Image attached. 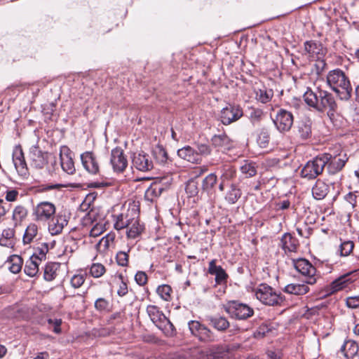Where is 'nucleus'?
I'll return each instance as SVG.
<instances>
[{"label":"nucleus","instance_id":"1","mask_svg":"<svg viewBox=\"0 0 359 359\" xmlns=\"http://www.w3.org/2000/svg\"><path fill=\"white\" fill-rule=\"evenodd\" d=\"M305 102L318 111H327L330 118L334 116L337 109V104L333 95L326 90L317 88L316 91L308 89L304 94Z\"/></svg>","mask_w":359,"mask_h":359},{"label":"nucleus","instance_id":"2","mask_svg":"<svg viewBox=\"0 0 359 359\" xmlns=\"http://www.w3.org/2000/svg\"><path fill=\"white\" fill-rule=\"evenodd\" d=\"M327 83L341 100H348L351 97L352 87L342 70L336 69L330 71L327 75Z\"/></svg>","mask_w":359,"mask_h":359},{"label":"nucleus","instance_id":"3","mask_svg":"<svg viewBox=\"0 0 359 359\" xmlns=\"http://www.w3.org/2000/svg\"><path fill=\"white\" fill-rule=\"evenodd\" d=\"M147 313L152 323L161 330L166 337H172L175 334V329L172 323L155 305H148Z\"/></svg>","mask_w":359,"mask_h":359},{"label":"nucleus","instance_id":"4","mask_svg":"<svg viewBox=\"0 0 359 359\" xmlns=\"http://www.w3.org/2000/svg\"><path fill=\"white\" fill-rule=\"evenodd\" d=\"M330 158V156L324 153L309 161L301 170V177L309 180L316 179L322 174Z\"/></svg>","mask_w":359,"mask_h":359},{"label":"nucleus","instance_id":"5","mask_svg":"<svg viewBox=\"0 0 359 359\" xmlns=\"http://www.w3.org/2000/svg\"><path fill=\"white\" fill-rule=\"evenodd\" d=\"M255 296L262 303L268 306H281L284 297L267 284H261L255 290Z\"/></svg>","mask_w":359,"mask_h":359},{"label":"nucleus","instance_id":"6","mask_svg":"<svg viewBox=\"0 0 359 359\" xmlns=\"http://www.w3.org/2000/svg\"><path fill=\"white\" fill-rule=\"evenodd\" d=\"M56 213V207L50 201H41L33 207L32 216L34 219L40 223H46L50 220Z\"/></svg>","mask_w":359,"mask_h":359},{"label":"nucleus","instance_id":"7","mask_svg":"<svg viewBox=\"0 0 359 359\" xmlns=\"http://www.w3.org/2000/svg\"><path fill=\"white\" fill-rule=\"evenodd\" d=\"M224 310L231 318L236 320H245L254 313V311L250 306L238 301L229 302L224 306Z\"/></svg>","mask_w":359,"mask_h":359},{"label":"nucleus","instance_id":"8","mask_svg":"<svg viewBox=\"0 0 359 359\" xmlns=\"http://www.w3.org/2000/svg\"><path fill=\"white\" fill-rule=\"evenodd\" d=\"M172 183V178L170 176L156 180L147 188L145 191L144 198L150 202L155 201L166 190Z\"/></svg>","mask_w":359,"mask_h":359},{"label":"nucleus","instance_id":"9","mask_svg":"<svg viewBox=\"0 0 359 359\" xmlns=\"http://www.w3.org/2000/svg\"><path fill=\"white\" fill-rule=\"evenodd\" d=\"M51 154L43 151L36 145L31 147L29 149V160L32 168L36 170H41L45 168L48 161L51 160Z\"/></svg>","mask_w":359,"mask_h":359},{"label":"nucleus","instance_id":"10","mask_svg":"<svg viewBox=\"0 0 359 359\" xmlns=\"http://www.w3.org/2000/svg\"><path fill=\"white\" fill-rule=\"evenodd\" d=\"M292 264L295 269L306 278V283L307 284L316 283V269L309 260L304 258L292 259Z\"/></svg>","mask_w":359,"mask_h":359},{"label":"nucleus","instance_id":"11","mask_svg":"<svg viewBox=\"0 0 359 359\" xmlns=\"http://www.w3.org/2000/svg\"><path fill=\"white\" fill-rule=\"evenodd\" d=\"M188 325L191 334L198 337L200 341L212 342L215 340L214 334L198 321L191 320Z\"/></svg>","mask_w":359,"mask_h":359},{"label":"nucleus","instance_id":"12","mask_svg":"<svg viewBox=\"0 0 359 359\" xmlns=\"http://www.w3.org/2000/svg\"><path fill=\"white\" fill-rule=\"evenodd\" d=\"M243 115V109L239 105L229 104L221 110L219 119L224 125L226 126L238 121Z\"/></svg>","mask_w":359,"mask_h":359},{"label":"nucleus","instance_id":"13","mask_svg":"<svg viewBox=\"0 0 359 359\" xmlns=\"http://www.w3.org/2000/svg\"><path fill=\"white\" fill-rule=\"evenodd\" d=\"M273 121L276 128L281 133L288 131L294 121L293 115L290 111L280 109L277 112Z\"/></svg>","mask_w":359,"mask_h":359},{"label":"nucleus","instance_id":"14","mask_svg":"<svg viewBox=\"0 0 359 359\" xmlns=\"http://www.w3.org/2000/svg\"><path fill=\"white\" fill-rule=\"evenodd\" d=\"M110 163L114 170L116 172H122L128 165V160L121 147H116L111 151Z\"/></svg>","mask_w":359,"mask_h":359},{"label":"nucleus","instance_id":"15","mask_svg":"<svg viewBox=\"0 0 359 359\" xmlns=\"http://www.w3.org/2000/svg\"><path fill=\"white\" fill-rule=\"evenodd\" d=\"M13 162L19 175L26 177L29 175L27 165L20 146L16 147L13 150Z\"/></svg>","mask_w":359,"mask_h":359},{"label":"nucleus","instance_id":"16","mask_svg":"<svg viewBox=\"0 0 359 359\" xmlns=\"http://www.w3.org/2000/svg\"><path fill=\"white\" fill-rule=\"evenodd\" d=\"M72 154V151L68 147L62 146L60 147V158L61 167L69 175L74 174L76 170Z\"/></svg>","mask_w":359,"mask_h":359},{"label":"nucleus","instance_id":"17","mask_svg":"<svg viewBox=\"0 0 359 359\" xmlns=\"http://www.w3.org/2000/svg\"><path fill=\"white\" fill-rule=\"evenodd\" d=\"M68 224L66 215L62 214L55 215L53 217L48 221V231L54 236L60 234L65 226Z\"/></svg>","mask_w":359,"mask_h":359},{"label":"nucleus","instance_id":"18","mask_svg":"<svg viewBox=\"0 0 359 359\" xmlns=\"http://www.w3.org/2000/svg\"><path fill=\"white\" fill-rule=\"evenodd\" d=\"M132 163L136 169L142 172L151 170L154 168L150 156L144 152L135 154Z\"/></svg>","mask_w":359,"mask_h":359},{"label":"nucleus","instance_id":"19","mask_svg":"<svg viewBox=\"0 0 359 359\" xmlns=\"http://www.w3.org/2000/svg\"><path fill=\"white\" fill-rule=\"evenodd\" d=\"M212 144L221 151H226L233 147V142L225 133L215 135L211 138Z\"/></svg>","mask_w":359,"mask_h":359},{"label":"nucleus","instance_id":"20","mask_svg":"<svg viewBox=\"0 0 359 359\" xmlns=\"http://www.w3.org/2000/svg\"><path fill=\"white\" fill-rule=\"evenodd\" d=\"M81 159L84 168L90 174L95 175L99 172V164L95 155L90 151H86L81 155Z\"/></svg>","mask_w":359,"mask_h":359},{"label":"nucleus","instance_id":"21","mask_svg":"<svg viewBox=\"0 0 359 359\" xmlns=\"http://www.w3.org/2000/svg\"><path fill=\"white\" fill-rule=\"evenodd\" d=\"M327 154L330 156L329 162H327V170L329 174L334 175L339 172L345 165L346 162L348 160L346 155L344 154L343 156L339 155V156H332V154Z\"/></svg>","mask_w":359,"mask_h":359},{"label":"nucleus","instance_id":"22","mask_svg":"<svg viewBox=\"0 0 359 359\" xmlns=\"http://www.w3.org/2000/svg\"><path fill=\"white\" fill-rule=\"evenodd\" d=\"M304 50L312 60H319L323 55V48L321 43L314 41H307L304 43Z\"/></svg>","mask_w":359,"mask_h":359},{"label":"nucleus","instance_id":"23","mask_svg":"<svg viewBox=\"0 0 359 359\" xmlns=\"http://www.w3.org/2000/svg\"><path fill=\"white\" fill-rule=\"evenodd\" d=\"M208 273L215 276V282L217 284L225 283L228 278V275L222 267L216 265V259L209 262Z\"/></svg>","mask_w":359,"mask_h":359},{"label":"nucleus","instance_id":"24","mask_svg":"<svg viewBox=\"0 0 359 359\" xmlns=\"http://www.w3.org/2000/svg\"><path fill=\"white\" fill-rule=\"evenodd\" d=\"M332 185L318 180L312 188V195L316 200H322L327 195Z\"/></svg>","mask_w":359,"mask_h":359},{"label":"nucleus","instance_id":"25","mask_svg":"<svg viewBox=\"0 0 359 359\" xmlns=\"http://www.w3.org/2000/svg\"><path fill=\"white\" fill-rule=\"evenodd\" d=\"M312 121L309 117H304L298 123V134L303 140H308L311 136Z\"/></svg>","mask_w":359,"mask_h":359},{"label":"nucleus","instance_id":"26","mask_svg":"<svg viewBox=\"0 0 359 359\" xmlns=\"http://www.w3.org/2000/svg\"><path fill=\"white\" fill-rule=\"evenodd\" d=\"M280 245L285 252H296L297 250L298 241L292 237L290 233H285L280 239Z\"/></svg>","mask_w":359,"mask_h":359},{"label":"nucleus","instance_id":"27","mask_svg":"<svg viewBox=\"0 0 359 359\" xmlns=\"http://www.w3.org/2000/svg\"><path fill=\"white\" fill-rule=\"evenodd\" d=\"M218 170L220 172V181L229 182L233 180L236 176V170L231 164H224Z\"/></svg>","mask_w":359,"mask_h":359},{"label":"nucleus","instance_id":"28","mask_svg":"<svg viewBox=\"0 0 359 359\" xmlns=\"http://www.w3.org/2000/svg\"><path fill=\"white\" fill-rule=\"evenodd\" d=\"M359 351V346L354 340H347L341 347V351L344 353L346 358H353L356 355Z\"/></svg>","mask_w":359,"mask_h":359},{"label":"nucleus","instance_id":"29","mask_svg":"<svg viewBox=\"0 0 359 359\" xmlns=\"http://www.w3.org/2000/svg\"><path fill=\"white\" fill-rule=\"evenodd\" d=\"M177 155L191 163H197L200 161L198 154L189 146L184 147L177 151Z\"/></svg>","mask_w":359,"mask_h":359},{"label":"nucleus","instance_id":"30","mask_svg":"<svg viewBox=\"0 0 359 359\" xmlns=\"http://www.w3.org/2000/svg\"><path fill=\"white\" fill-rule=\"evenodd\" d=\"M133 219V217H131L129 210L121 213L116 217L114 228L117 230H121L129 227Z\"/></svg>","mask_w":359,"mask_h":359},{"label":"nucleus","instance_id":"31","mask_svg":"<svg viewBox=\"0 0 359 359\" xmlns=\"http://www.w3.org/2000/svg\"><path fill=\"white\" fill-rule=\"evenodd\" d=\"M352 273L353 272H351V273ZM350 274L351 273H346L332 281L330 285L331 292L333 293L346 287L348 285V284L351 283V279L348 278Z\"/></svg>","mask_w":359,"mask_h":359},{"label":"nucleus","instance_id":"32","mask_svg":"<svg viewBox=\"0 0 359 359\" xmlns=\"http://www.w3.org/2000/svg\"><path fill=\"white\" fill-rule=\"evenodd\" d=\"M284 291L294 295H303L309 291V287L305 284L290 283L285 287Z\"/></svg>","mask_w":359,"mask_h":359},{"label":"nucleus","instance_id":"33","mask_svg":"<svg viewBox=\"0 0 359 359\" xmlns=\"http://www.w3.org/2000/svg\"><path fill=\"white\" fill-rule=\"evenodd\" d=\"M255 98L257 101L266 104L271 101L273 96V91L272 89H269L265 86L262 88H255Z\"/></svg>","mask_w":359,"mask_h":359},{"label":"nucleus","instance_id":"34","mask_svg":"<svg viewBox=\"0 0 359 359\" xmlns=\"http://www.w3.org/2000/svg\"><path fill=\"white\" fill-rule=\"evenodd\" d=\"M6 264L9 271L13 273H18L21 271L23 261L21 257L18 255H11L8 257Z\"/></svg>","mask_w":359,"mask_h":359},{"label":"nucleus","instance_id":"35","mask_svg":"<svg viewBox=\"0 0 359 359\" xmlns=\"http://www.w3.org/2000/svg\"><path fill=\"white\" fill-rule=\"evenodd\" d=\"M241 190L238 187L236 184H231L226 194L225 200L229 204H234L241 198Z\"/></svg>","mask_w":359,"mask_h":359},{"label":"nucleus","instance_id":"36","mask_svg":"<svg viewBox=\"0 0 359 359\" xmlns=\"http://www.w3.org/2000/svg\"><path fill=\"white\" fill-rule=\"evenodd\" d=\"M210 325L219 331L226 330L229 327V322L223 316H211L208 318Z\"/></svg>","mask_w":359,"mask_h":359},{"label":"nucleus","instance_id":"37","mask_svg":"<svg viewBox=\"0 0 359 359\" xmlns=\"http://www.w3.org/2000/svg\"><path fill=\"white\" fill-rule=\"evenodd\" d=\"M48 252V245L47 243H42L37 246L33 255L30 257L34 260L41 262L46 259V255Z\"/></svg>","mask_w":359,"mask_h":359},{"label":"nucleus","instance_id":"38","mask_svg":"<svg viewBox=\"0 0 359 359\" xmlns=\"http://www.w3.org/2000/svg\"><path fill=\"white\" fill-rule=\"evenodd\" d=\"M41 262H38V261L29 257L25 264L24 272L29 277L36 276L39 271V266Z\"/></svg>","mask_w":359,"mask_h":359},{"label":"nucleus","instance_id":"39","mask_svg":"<svg viewBox=\"0 0 359 359\" xmlns=\"http://www.w3.org/2000/svg\"><path fill=\"white\" fill-rule=\"evenodd\" d=\"M152 154L156 162L161 165H165L168 161V156L165 149L160 145L153 149Z\"/></svg>","mask_w":359,"mask_h":359},{"label":"nucleus","instance_id":"40","mask_svg":"<svg viewBox=\"0 0 359 359\" xmlns=\"http://www.w3.org/2000/svg\"><path fill=\"white\" fill-rule=\"evenodd\" d=\"M128 229L127 231V235L128 238H135L137 237L143 231V227L140 224L139 221L134 218L131 221L130 224V226L127 227Z\"/></svg>","mask_w":359,"mask_h":359},{"label":"nucleus","instance_id":"41","mask_svg":"<svg viewBox=\"0 0 359 359\" xmlns=\"http://www.w3.org/2000/svg\"><path fill=\"white\" fill-rule=\"evenodd\" d=\"M27 216V210L23 205L16 206L13 211V220L15 225L21 223Z\"/></svg>","mask_w":359,"mask_h":359},{"label":"nucleus","instance_id":"42","mask_svg":"<svg viewBox=\"0 0 359 359\" xmlns=\"http://www.w3.org/2000/svg\"><path fill=\"white\" fill-rule=\"evenodd\" d=\"M38 232V227L35 224H30L27 229H25L24 236H23V243L24 244L30 243L34 238L36 237Z\"/></svg>","mask_w":359,"mask_h":359},{"label":"nucleus","instance_id":"43","mask_svg":"<svg viewBox=\"0 0 359 359\" xmlns=\"http://www.w3.org/2000/svg\"><path fill=\"white\" fill-rule=\"evenodd\" d=\"M217 182V176L215 173H210L207 175L202 182V188L205 191H210Z\"/></svg>","mask_w":359,"mask_h":359},{"label":"nucleus","instance_id":"44","mask_svg":"<svg viewBox=\"0 0 359 359\" xmlns=\"http://www.w3.org/2000/svg\"><path fill=\"white\" fill-rule=\"evenodd\" d=\"M56 265L53 263L47 264L44 268L43 278L47 281H51L56 277Z\"/></svg>","mask_w":359,"mask_h":359},{"label":"nucleus","instance_id":"45","mask_svg":"<svg viewBox=\"0 0 359 359\" xmlns=\"http://www.w3.org/2000/svg\"><path fill=\"white\" fill-rule=\"evenodd\" d=\"M106 272V269L104 265L100 263L93 264L89 269V273L93 278H100Z\"/></svg>","mask_w":359,"mask_h":359},{"label":"nucleus","instance_id":"46","mask_svg":"<svg viewBox=\"0 0 359 359\" xmlns=\"http://www.w3.org/2000/svg\"><path fill=\"white\" fill-rule=\"evenodd\" d=\"M241 172L245 175V177H251L256 175L257 169L255 165V163L252 162L246 161L243 165L241 167Z\"/></svg>","mask_w":359,"mask_h":359},{"label":"nucleus","instance_id":"47","mask_svg":"<svg viewBox=\"0 0 359 359\" xmlns=\"http://www.w3.org/2000/svg\"><path fill=\"white\" fill-rule=\"evenodd\" d=\"M354 243L351 241H345L341 243L339 248L340 255L342 257L348 256L353 251Z\"/></svg>","mask_w":359,"mask_h":359},{"label":"nucleus","instance_id":"48","mask_svg":"<svg viewBox=\"0 0 359 359\" xmlns=\"http://www.w3.org/2000/svg\"><path fill=\"white\" fill-rule=\"evenodd\" d=\"M196 359H221L219 353L212 349L203 350L198 352Z\"/></svg>","mask_w":359,"mask_h":359},{"label":"nucleus","instance_id":"49","mask_svg":"<svg viewBox=\"0 0 359 359\" xmlns=\"http://www.w3.org/2000/svg\"><path fill=\"white\" fill-rule=\"evenodd\" d=\"M156 292L163 300L168 301L170 298L172 289L168 285H163L158 287Z\"/></svg>","mask_w":359,"mask_h":359},{"label":"nucleus","instance_id":"50","mask_svg":"<svg viewBox=\"0 0 359 359\" xmlns=\"http://www.w3.org/2000/svg\"><path fill=\"white\" fill-rule=\"evenodd\" d=\"M130 252V250H128V252L125 251H119L117 252L116 256V262L119 266H126L128 264V252Z\"/></svg>","mask_w":359,"mask_h":359},{"label":"nucleus","instance_id":"51","mask_svg":"<svg viewBox=\"0 0 359 359\" xmlns=\"http://www.w3.org/2000/svg\"><path fill=\"white\" fill-rule=\"evenodd\" d=\"M257 143L262 148H266L269 142V135L267 131L262 130L257 137Z\"/></svg>","mask_w":359,"mask_h":359},{"label":"nucleus","instance_id":"52","mask_svg":"<svg viewBox=\"0 0 359 359\" xmlns=\"http://www.w3.org/2000/svg\"><path fill=\"white\" fill-rule=\"evenodd\" d=\"M85 281V277L82 274H76L71 278V285L74 288L80 287Z\"/></svg>","mask_w":359,"mask_h":359},{"label":"nucleus","instance_id":"53","mask_svg":"<svg viewBox=\"0 0 359 359\" xmlns=\"http://www.w3.org/2000/svg\"><path fill=\"white\" fill-rule=\"evenodd\" d=\"M263 115V111L259 109H252L250 114V119L252 123L260 121Z\"/></svg>","mask_w":359,"mask_h":359},{"label":"nucleus","instance_id":"54","mask_svg":"<svg viewBox=\"0 0 359 359\" xmlns=\"http://www.w3.org/2000/svg\"><path fill=\"white\" fill-rule=\"evenodd\" d=\"M48 323L53 327V331L55 333V334H60L61 333V328H60V326H61V324H62V320L61 319H57V318H55V319H51V318H49L48 320Z\"/></svg>","mask_w":359,"mask_h":359},{"label":"nucleus","instance_id":"55","mask_svg":"<svg viewBox=\"0 0 359 359\" xmlns=\"http://www.w3.org/2000/svg\"><path fill=\"white\" fill-rule=\"evenodd\" d=\"M185 190L190 196L196 195L198 194V187L196 183L194 181L188 182L186 184Z\"/></svg>","mask_w":359,"mask_h":359},{"label":"nucleus","instance_id":"56","mask_svg":"<svg viewBox=\"0 0 359 359\" xmlns=\"http://www.w3.org/2000/svg\"><path fill=\"white\" fill-rule=\"evenodd\" d=\"M211 148L207 144H198L197 145V151L196 153L202 156H208L211 154Z\"/></svg>","mask_w":359,"mask_h":359},{"label":"nucleus","instance_id":"57","mask_svg":"<svg viewBox=\"0 0 359 359\" xmlns=\"http://www.w3.org/2000/svg\"><path fill=\"white\" fill-rule=\"evenodd\" d=\"M109 302L104 298H98L95 302V307L99 311H103L107 309Z\"/></svg>","mask_w":359,"mask_h":359},{"label":"nucleus","instance_id":"58","mask_svg":"<svg viewBox=\"0 0 359 359\" xmlns=\"http://www.w3.org/2000/svg\"><path fill=\"white\" fill-rule=\"evenodd\" d=\"M346 304L348 308L357 309L359 307V296L348 297L346 299Z\"/></svg>","mask_w":359,"mask_h":359},{"label":"nucleus","instance_id":"59","mask_svg":"<svg viewBox=\"0 0 359 359\" xmlns=\"http://www.w3.org/2000/svg\"><path fill=\"white\" fill-rule=\"evenodd\" d=\"M136 283L140 285H144L147 282V276L143 271H137L135 276Z\"/></svg>","mask_w":359,"mask_h":359},{"label":"nucleus","instance_id":"60","mask_svg":"<svg viewBox=\"0 0 359 359\" xmlns=\"http://www.w3.org/2000/svg\"><path fill=\"white\" fill-rule=\"evenodd\" d=\"M270 329L266 325H262L259 327L255 333V337L257 338L264 337L266 333L269 332Z\"/></svg>","mask_w":359,"mask_h":359},{"label":"nucleus","instance_id":"61","mask_svg":"<svg viewBox=\"0 0 359 359\" xmlns=\"http://www.w3.org/2000/svg\"><path fill=\"white\" fill-rule=\"evenodd\" d=\"M18 196V191L16 190H10L6 192V199L7 201H16Z\"/></svg>","mask_w":359,"mask_h":359},{"label":"nucleus","instance_id":"62","mask_svg":"<svg viewBox=\"0 0 359 359\" xmlns=\"http://www.w3.org/2000/svg\"><path fill=\"white\" fill-rule=\"evenodd\" d=\"M128 293V287L126 283L121 282L117 291V294L120 297H123Z\"/></svg>","mask_w":359,"mask_h":359},{"label":"nucleus","instance_id":"63","mask_svg":"<svg viewBox=\"0 0 359 359\" xmlns=\"http://www.w3.org/2000/svg\"><path fill=\"white\" fill-rule=\"evenodd\" d=\"M276 206L278 210H287L290 206V202L288 200H284L277 203Z\"/></svg>","mask_w":359,"mask_h":359},{"label":"nucleus","instance_id":"64","mask_svg":"<svg viewBox=\"0 0 359 359\" xmlns=\"http://www.w3.org/2000/svg\"><path fill=\"white\" fill-rule=\"evenodd\" d=\"M0 245L5 247H12L13 242L11 239H8L7 237H1L0 238Z\"/></svg>","mask_w":359,"mask_h":359}]
</instances>
